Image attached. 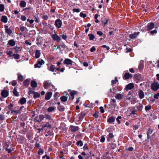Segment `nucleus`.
Listing matches in <instances>:
<instances>
[{
  "mask_svg": "<svg viewBox=\"0 0 159 159\" xmlns=\"http://www.w3.org/2000/svg\"><path fill=\"white\" fill-rule=\"evenodd\" d=\"M54 110H47V111L46 112L44 115V118L48 120H53V118L52 116V114L50 112Z\"/></svg>",
  "mask_w": 159,
  "mask_h": 159,
  "instance_id": "f257e3e1",
  "label": "nucleus"
},
{
  "mask_svg": "<svg viewBox=\"0 0 159 159\" xmlns=\"http://www.w3.org/2000/svg\"><path fill=\"white\" fill-rule=\"evenodd\" d=\"M151 89L154 91H157L159 88V84L158 82H155L151 84Z\"/></svg>",
  "mask_w": 159,
  "mask_h": 159,
  "instance_id": "f03ea898",
  "label": "nucleus"
},
{
  "mask_svg": "<svg viewBox=\"0 0 159 159\" xmlns=\"http://www.w3.org/2000/svg\"><path fill=\"white\" fill-rule=\"evenodd\" d=\"M51 82L50 81H45L44 82L43 86L45 89L50 90L51 89L50 88V86L51 85Z\"/></svg>",
  "mask_w": 159,
  "mask_h": 159,
  "instance_id": "7ed1b4c3",
  "label": "nucleus"
},
{
  "mask_svg": "<svg viewBox=\"0 0 159 159\" xmlns=\"http://www.w3.org/2000/svg\"><path fill=\"white\" fill-rule=\"evenodd\" d=\"M51 37L54 41L57 42H59L60 41L61 39L60 37L56 34H52Z\"/></svg>",
  "mask_w": 159,
  "mask_h": 159,
  "instance_id": "20e7f679",
  "label": "nucleus"
},
{
  "mask_svg": "<svg viewBox=\"0 0 159 159\" xmlns=\"http://www.w3.org/2000/svg\"><path fill=\"white\" fill-rule=\"evenodd\" d=\"M10 145L9 142H5L3 145V148L5 149L6 151L8 152L9 153H10V148H8Z\"/></svg>",
  "mask_w": 159,
  "mask_h": 159,
  "instance_id": "39448f33",
  "label": "nucleus"
},
{
  "mask_svg": "<svg viewBox=\"0 0 159 159\" xmlns=\"http://www.w3.org/2000/svg\"><path fill=\"white\" fill-rule=\"evenodd\" d=\"M62 24V21L59 19H57L55 21V25L56 27L57 28H60Z\"/></svg>",
  "mask_w": 159,
  "mask_h": 159,
  "instance_id": "423d86ee",
  "label": "nucleus"
},
{
  "mask_svg": "<svg viewBox=\"0 0 159 159\" xmlns=\"http://www.w3.org/2000/svg\"><path fill=\"white\" fill-rule=\"evenodd\" d=\"M153 131V130L150 128L148 129L147 131V140H149L151 138V137L150 136V135L152 133Z\"/></svg>",
  "mask_w": 159,
  "mask_h": 159,
  "instance_id": "0eeeda50",
  "label": "nucleus"
},
{
  "mask_svg": "<svg viewBox=\"0 0 159 159\" xmlns=\"http://www.w3.org/2000/svg\"><path fill=\"white\" fill-rule=\"evenodd\" d=\"M86 114L83 112H81L78 115L77 118L78 121H82L84 118Z\"/></svg>",
  "mask_w": 159,
  "mask_h": 159,
  "instance_id": "6e6552de",
  "label": "nucleus"
},
{
  "mask_svg": "<svg viewBox=\"0 0 159 159\" xmlns=\"http://www.w3.org/2000/svg\"><path fill=\"white\" fill-rule=\"evenodd\" d=\"M73 61L70 59L66 58L65 59L63 63L65 65H71L72 64V62Z\"/></svg>",
  "mask_w": 159,
  "mask_h": 159,
  "instance_id": "1a4fd4ad",
  "label": "nucleus"
},
{
  "mask_svg": "<svg viewBox=\"0 0 159 159\" xmlns=\"http://www.w3.org/2000/svg\"><path fill=\"white\" fill-rule=\"evenodd\" d=\"M139 32H135L133 34H130L129 37L132 39H134L139 36Z\"/></svg>",
  "mask_w": 159,
  "mask_h": 159,
  "instance_id": "9d476101",
  "label": "nucleus"
},
{
  "mask_svg": "<svg viewBox=\"0 0 159 159\" xmlns=\"http://www.w3.org/2000/svg\"><path fill=\"white\" fill-rule=\"evenodd\" d=\"M70 128L71 131L72 132H75L79 130V127L78 126H75L71 125L70 126Z\"/></svg>",
  "mask_w": 159,
  "mask_h": 159,
  "instance_id": "9b49d317",
  "label": "nucleus"
},
{
  "mask_svg": "<svg viewBox=\"0 0 159 159\" xmlns=\"http://www.w3.org/2000/svg\"><path fill=\"white\" fill-rule=\"evenodd\" d=\"M138 96L139 98L140 99H142L144 97V94L143 91L140 90L138 92Z\"/></svg>",
  "mask_w": 159,
  "mask_h": 159,
  "instance_id": "f8f14e48",
  "label": "nucleus"
},
{
  "mask_svg": "<svg viewBox=\"0 0 159 159\" xmlns=\"http://www.w3.org/2000/svg\"><path fill=\"white\" fill-rule=\"evenodd\" d=\"M124 97L123 93H117L115 96V98L118 100H121L123 99Z\"/></svg>",
  "mask_w": 159,
  "mask_h": 159,
  "instance_id": "ddd939ff",
  "label": "nucleus"
},
{
  "mask_svg": "<svg viewBox=\"0 0 159 159\" xmlns=\"http://www.w3.org/2000/svg\"><path fill=\"white\" fill-rule=\"evenodd\" d=\"M134 87V85L133 83H130L127 84L125 88L126 91L129 90H131Z\"/></svg>",
  "mask_w": 159,
  "mask_h": 159,
  "instance_id": "4468645a",
  "label": "nucleus"
},
{
  "mask_svg": "<svg viewBox=\"0 0 159 159\" xmlns=\"http://www.w3.org/2000/svg\"><path fill=\"white\" fill-rule=\"evenodd\" d=\"M133 76L132 74H130L129 73H126L123 76V79L125 80H127L130 78H131Z\"/></svg>",
  "mask_w": 159,
  "mask_h": 159,
  "instance_id": "2eb2a0df",
  "label": "nucleus"
},
{
  "mask_svg": "<svg viewBox=\"0 0 159 159\" xmlns=\"http://www.w3.org/2000/svg\"><path fill=\"white\" fill-rule=\"evenodd\" d=\"M52 93L51 92H48L45 96V99L46 100H49L52 96Z\"/></svg>",
  "mask_w": 159,
  "mask_h": 159,
  "instance_id": "dca6fc26",
  "label": "nucleus"
},
{
  "mask_svg": "<svg viewBox=\"0 0 159 159\" xmlns=\"http://www.w3.org/2000/svg\"><path fill=\"white\" fill-rule=\"evenodd\" d=\"M154 27V24L153 23H150L148 25L147 30H150L153 29Z\"/></svg>",
  "mask_w": 159,
  "mask_h": 159,
  "instance_id": "f3484780",
  "label": "nucleus"
},
{
  "mask_svg": "<svg viewBox=\"0 0 159 159\" xmlns=\"http://www.w3.org/2000/svg\"><path fill=\"white\" fill-rule=\"evenodd\" d=\"M115 118L114 116H111L107 119V122L110 123L112 124L115 121Z\"/></svg>",
  "mask_w": 159,
  "mask_h": 159,
  "instance_id": "a211bd4d",
  "label": "nucleus"
},
{
  "mask_svg": "<svg viewBox=\"0 0 159 159\" xmlns=\"http://www.w3.org/2000/svg\"><path fill=\"white\" fill-rule=\"evenodd\" d=\"M42 24L44 25V26L47 27L51 30H53V27L50 24H47V23L45 22H42Z\"/></svg>",
  "mask_w": 159,
  "mask_h": 159,
  "instance_id": "6ab92c4d",
  "label": "nucleus"
},
{
  "mask_svg": "<svg viewBox=\"0 0 159 159\" xmlns=\"http://www.w3.org/2000/svg\"><path fill=\"white\" fill-rule=\"evenodd\" d=\"M13 93L14 95L16 97H18L19 96V93L17 91V89L16 87H15L13 91Z\"/></svg>",
  "mask_w": 159,
  "mask_h": 159,
  "instance_id": "aec40b11",
  "label": "nucleus"
},
{
  "mask_svg": "<svg viewBox=\"0 0 159 159\" xmlns=\"http://www.w3.org/2000/svg\"><path fill=\"white\" fill-rule=\"evenodd\" d=\"M8 95V92L6 90H3L1 92V95L4 98L7 97Z\"/></svg>",
  "mask_w": 159,
  "mask_h": 159,
  "instance_id": "412c9836",
  "label": "nucleus"
},
{
  "mask_svg": "<svg viewBox=\"0 0 159 159\" xmlns=\"http://www.w3.org/2000/svg\"><path fill=\"white\" fill-rule=\"evenodd\" d=\"M41 55L40 50H36L35 52V57L36 58H39Z\"/></svg>",
  "mask_w": 159,
  "mask_h": 159,
  "instance_id": "4be33fe9",
  "label": "nucleus"
},
{
  "mask_svg": "<svg viewBox=\"0 0 159 159\" xmlns=\"http://www.w3.org/2000/svg\"><path fill=\"white\" fill-rule=\"evenodd\" d=\"M20 5L21 7H25L26 5V2L24 1H21L20 2Z\"/></svg>",
  "mask_w": 159,
  "mask_h": 159,
  "instance_id": "5701e85b",
  "label": "nucleus"
},
{
  "mask_svg": "<svg viewBox=\"0 0 159 159\" xmlns=\"http://www.w3.org/2000/svg\"><path fill=\"white\" fill-rule=\"evenodd\" d=\"M55 69V66L54 65H52L49 68L48 70H50L52 72H54Z\"/></svg>",
  "mask_w": 159,
  "mask_h": 159,
  "instance_id": "b1692460",
  "label": "nucleus"
},
{
  "mask_svg": "<svg viewBox=\"0 0 159 159\" xmlns=\"http://www.w3.org/2000/svg\"><path fill=\"white\" fill-rule=\"evenodd\" d=\"M108 21V20L106 18H105L104 19H102V24H103L104 26H105V25L107 24Z\"/></svg>",
  "mask_w": 159,
  "mask_h": 159,
  "instance_id": "393cba45",
  "label": "nucleus"
},
{
  "mask_svg": "<svg viewBox=\"0 0 159 159\" xmlns=\"http://www.w3.org/2000/svg\"><path fill=\"white\" fill-rule=\"evenodd\" d=\"M11 57L12 56L11 55ZM14 58L16 59H18L20 58V56L18 54H14L12 55Z\"/></svg>",
  "mask_w": 159,
  "mask_h": 159,
  "instance_id": "a878e982",
  "label": "nucleus"
},
{
  "mask_svg": "<svg viewBox=\"0 0 159 159\" xmlns=\"http://www.w3.org/2000/svg\"><path fill=\"white\" fill-rule=\"evenodd\" d=\"M1 21L4 23H6L7 20V16H2Z\"/></svg>",
  "mask_w": 159,
  "mask_h": 159,
  "instance_id": "bb28decb",
  "label": "nucleus"
},
{
  "mask_svg": "<svg viewBox=\"0 0 159 159\" xmlns=\"http://www.w3.org/2000/svg\"><path fill=\"white\" fill-rule=\"evenodd\" d=\"M137 111V110H134L133 111H131V113L130 114V115H129V116H131V117H133V116H132L133 115H135V116H134V117H137V115L136 113V112Z\"/></svg>",
  "mask_w": 159,
  "mask_h": 159,
  "instance_id": "cd10ccee",
  "label": "nucleus"
},
{
  "mask_svg": "<svg viewBox=\"0 0 159 159\" xmlns=\"http://www.w3.org/2000/svg\"><path fill=\"white\" fill-rule=\"evenodd\" d=\"M29 80L27 79L23 82V84L26 86H27L29 84Z\"/></svg>",
  "mask_w": 159,
  "mask_h": 159,
  "instance_id": "c85d7f7f",
  "label": "nucleus"
},
{
  "mask_svg": "<svg viewBox=\"0 0 159 159\" xmlns=\"http://www.w3.org/2000/svg\"><path fill=\"white\" fill-rule=\"evenodd\" d=\"M37 62L38 64H40L41 66L44 64V61L42 59H38Z\"/></svg>",
  "mask_w": 159,
  "mask_h": 159,
  "instance_id": "c756f323",
  "label": "nucleus"
},
{
  "mask_svg": "<svg viewBox=\"0 0 159 159\" xmlns=\"http://www.w3.org/2000/svg\"><path fill=\"white\" fill-rule=\"evenodd\" d=\"M26 136L27 138L29 139H30L33 138H32L33 134H31L30 133H29V132L28 133L26 134Z\"/></svg>",
  "mask_w": 159,
  "mask_h": 159,
  "instance_id": "7c9ffc66",
  "label": "nucleus"
},
{
  "mask_svg": "<svg viewBox=\"0 0 159 159\" xmlns=\"http://www.w3.org/2000/svg\"><path fill=\"white\" fill-rule=\"evenodd\" d=\"M26 102V99L24 98H22L20 100V102L21 104H23L25 103Z\"/></svg>",
  "mask_w": 159,
  "mask_h": 159,
  "instance_id": "2f4dec72",
  "label": "nucleus"
},
{
  "mask_svg": "<svg viewBox=\"0 0 159 159\" xmlns=\"http://www.w3.org/2000/svg\"><path fill=\"white\" fill-rule=\"evenodd\" d=\"M37 84L36 81H33L31 82V86L33 88H35L37 87Z\"/></svg>",
  "mask_w": 159,
  "mask_h": 159,
  "instance_id": "473e14b6",
  "label": "nucleus"
},
{
  "mask_svg": "<svg viewBox=\"0 0 159 159\" xmlns=\"http://www.w3.org/2000/svg\"><path fill=\"white\" fill-rule=\"evenodd\" d=\"M76 144L78 146L82 147L83 145V142L81 140H79L77 141Z\"/></svg>",
  "mask_w": 159,
  "mask_h": 159,
  "instance_id": "72a5a7b5",
  "label": "nucleus"
},
{
  "mask_svg": "<svg viewBox=\"0 0 159 159\" xmlns=\"http://www.w3.org/2000/svg\"><path fill=\"white\" fill-rule=\"evenodd\" d=\"M44 128L45 127H48L49 128H50L51 127V126L50 124H49V122L46 123L43 126Z\"/></svg>",
  "mask_w": 159,
  "mask_h": 159,
  "instance_id": "f704fd0d",
  "label": "nucleus"
},
{
  "mask_svg": "<svg viewBox=\"0 0 159 159\" xmlns=\"http://www.w3.org/2000/svg\"><path fill=\"white\" fill-rule=\"evenodd\" d=\"M61 100L63 102H66L67 99V98L65 96H63L60 98Z\"/></svg>",
  "mask_w": 159,
  "mask_h": 159,
  "instance_id": "c9c22d12",
  "label": "nucleus"
},
{
  "mask_svg": "<svg viewBox=\"0 0 159 159\" xmlns=\"http://www.w3.org/2000/svg\"><path fill=\"white\" fill-rule=\"evenodd\" d=\"M38 117L40 122L43 120L44 118V115L42 114L39 115Z\"/></svg>",
  "mask_w": 159,
  "mask_h": 159,
  "instance_id": "e433bc0d",
  "label": "nucleus"
},
{
  "mask_svg": "<svg viewBox=\"0 0 159 159\" xmlns=\"http://www.w3.org/2000/svg\"><path fill=\"white\" fill-rule=\"evenodd\" d=\"M43 149L40 148L39 150L38 153L39 155H42L43 153Z\"/></svg>",
  "mask_w": 159,
  "mask_h": 159,
  "instance_id": "4c0bfd02",
  "label": "nucleus"
},
{
  "mask_svg": "<svg viewBox=\"0 0 159 159\" xmlns=\"http://www.w3.org/2000/svg\"><path fill=\"white\" fill-rule=\"evenodd\" d=\"M88 36L89 37V40H93L95 38V36L94 35L92 34H89Z\"/></svg>",
  "mask_w": 159,
  "mask_h": 159,
  "instance_id": "58836bf2",
  "label": "nucleus"
},
{
  "mask_svg": "<svg viewBox=\"0 0 159 159\" xmlns=\"http://www.w3.org/2000/svg\"><path fill=\"white\" fill-rule=\"evenodd\" d=\"M33 98L35 99L39 97L40 96V94L37 92H34Z\"/></svg>",
  "mask_w": 159,
  "mask_h": 159,
  "instance_id": "ea45409f",
  "label": "nucleus"
},
{
  "mask_svg": "<svg viewBox=\"0 0 159 159\" xmlns=\"http://www.w3.org/2000/svg\"><path fill=\"white\" fill-rule=\"evenodd\" d=\"M109 144L111 146V148L113 149H115L116 147V145L115 143H110Z\"/></svg>",
  "mask_w": 159,
  "mask_h": 159,
  "instance_id": "a19ab883",
  "label": "nucleus"
},
{
  "mask_svg": "<svg viewBox=\"0 0 159 159\" xmlns=\"http://www.w3.org/2000/svg\"><path fill=\"white\" fill-rule=\"evenodd\" d=\"M93 117L95 118H97L98 117V112L97 111H95L94 114L93 115Z\"/></svg>",
  "mask_w": 159,
  "mask_h": 159,
  "instance_id": "79ce46f5",
  "label": "nucleus"
},
{
  "mask_svg": "<svg viewBox=\"0 0 159 159\" xmlns=\"http://www.w3.org/2000/svg\"><path fill=\"white\" fill-rule=\"evenodd\" d=\"M118 82V80L117 79V77H116L115 78V80H112L111 82V85H113L114 84H115L116 83V82Z\"/></svg>",
  "mask_w": 159,
  "mask_h": 159,
  "instance_id": "37998d69",
  "label": "nucleus"
},
{
  "mask_svg": "<svg viewBox=\"0 0 159 159\" xmlns=\"http://www.w3.org/2000/svg\"><path fill=\"white\" fill-rule=\"evenodd\" d=\"M83 148L84 151H85L86 150L88 149V144L87 143L84 144Z\"/></svg>",
  "mask_w": 159,
  "mask_h": 159,
  "instance_id": "c03bdc74",
  "label": "nucleus"
},
{
  "mask_svg": "<svg viewBox=\"0 0 159 159\" xmlns=\"http://www.w3.org/2000/svg\"><path fill=\"white\" fill-rule=\"evenodd\" d=\"M50 88L51 89H50V90H52V91H55L56 90V88H55L54 87V86L52 84H51L50 86Z\"/></svg>",
  "mask_w": 159,
  "mask_h": 159,
  "instance_id": "a18cd8bd",
  "label": "nucleus"
},
{
  "mask_svg": "<svg viewBox=\"0 0 159 159\" xmlns=\"http://www.w3.org/2000/svg\"><path fill=\"white\" fill-rule=\"evenodd\" d=\"M26 29V27L22 26V25H20V30L21 32H23L25 31V30Z\"/></svg>",
  "mask_w": 159,
  "mask_h": 159,
  "instance_id": "49530a36",
  "label": "nucleus"
},
{
  "mask_svg": "<svg viewBox=\"0 0 159 159\" xmlns=\"http://www.w3.org/2000/svg\"><path fill=\"white\" fill-rule=\"evenodd\" d=\"M23 78V76L21 75H20L18 76L17 80H18L22 81V80Z\"/></svg>",
  "mask_w": 159,
  "mask_h": 159,
  "instance_id": "de8ad7c7",
  "label": "nucleus"
},
{
  "mask_svg": "<svg viewBox=\"0 0 159 159\" xmlns=\"http://www.w3.org/2000/svg\"><path fill=\"white\" fill-rule=\"evenodd\" d=\"M34 18L35 19L34 20L37 23H39V18L38 16H34Z\"/></svg>",
  "mask_w": 159,
  "mask_h": 159,
  "instance_id": "09e8293b",
  "label": "nucleus"
},
{
  "mask_svg": "<svg viewBox=\"0 0 159 159\" xmlns=\"http://www.w3.org/2000/svg\"><path fill=\"white\" fill-rule=\"evenodd\" d=\"M121 117L120 116H118L116 119V120L117 121L118 124H120V119L121 118Z\"/></svg>",
  "mask_w": 159,
  "mask_h": 159,
  "instance_id": "8fccbe9b",
  "label": "nucleus"
},
{
  "mask_svg": "<svg viewBox=\"0 0 159 159\" xmlns=\"http://www.w3.org/2000/svg\"><path fill=\"white\" fill-rule=\"evenodd\" d=\"M15 41L13 39H11V46H15Z\"/></svg>",
  "mask_w": 159,
  "mask_h": 159,
  "instance_id": "3c124183",
  "label": "nucleus"
},
{
  "mask_svg": "<svg viewBox=\"0 0 159 159\" xmlns=\"http://www.w3.org/2000/svg\"><path fill=\"white\" fill-rule=\"evenodd\" d=\"M42 18L43 20H47L48 19V16L46 15H44L42 16Z\"/></svg>",
  "mask_w": 159,
  "mask_h": 159,
  "instance_id": "603ef678",
  "label": "nucleus"
},
{
  "mask_svg": "<svg viewBox=\"0 0 159 159\" xmlns=\"http://www.w3.org/2000/svg\"><path fill=\"white\" fill-rule=\"evenodd\" d=\"M4 9V6L2 4H0V11H2Z\"/></svg>",
  "mask_w": 159,
  "mask_h": 159,
  "instance_id": "864d4df0",
  "label": "nucleus"
},
{
  "mask_svg": "<svg viewBox=\"0 0 159 159\" xmlns=\"http://www.w3.org/2000/svg\"><path fill=\"white\" fill-rule=\"evenodd\" d=\"M101 138L100 140V141L101 143H104L105 141V138L103 136H102L101 137Z\"/></svg>",
  "mask_w": 159,
  "mask_h": 159,
  "instance_id": "5fc2aeb1",
  "label": "nucleus"
},
{
  "mask_svg": "<svg viewBox=\"0 0 159 159\" xmlns=\"http://www.w3.org/2000/svg\"><path fill=\"white\" fill-rule=\"evenodd\" d=\"M76 93V92L75 91H73L70 92V94L72 97H73L75 95Z\"/></svg>",
  "mask_w": 159,
  "mask_h": 159,
  "instance_id": "6e6d98bb",
  "label": "nucleus"
},
{
  "mask_svg": "<svg viewBox=\"0 0 159 159\" xmlns=\"http://www.w3.org/2000/svg\"><path fill=\"white\" fill-rule=\"evenodd\" d=\"M15 49H16L15 52L16 53L20 51L21 50V48L20 47H17V46L15 47Z\"/></svg>",
  "mask_w": 159,
  "mask_h": 159,
  "instance_id": "4d7b16f0",
  "label": "nucleus"
},
{
  "mask_svg": "<svg viewBox=\"0 0 159 159\" xmlns=\"http://www.w3.org/2000/svg\"><path fill=\"white\" fill-rule=\"evenodd\" d=\"M61 47L62 48H67V47L66 45L63 43H61L60 44Z\"/></svg>",
  "mask_w": 159,
  "mask_h": 159,
  "instance_id": "13d9d810",
  "label": "nucleus"
},
{
  "mask_svg": "<svg viewBox=\"0 0 159 159\" xmlns=\"http://www.w3.org/2000/svg\"><path fill=\"white\" fill-rule=\"evenodd\" d=\"M103 157L105 159H111V157H110L109 155H104L103 156Z\"/></svg>",
  "mask_w": 159,
  "mask_h": 159,
  "instance_id": "bf43d9fd",
  "label": "nucleus"
},
{
  "mask_svg": "<svg viewBox=\"0 0 159 159\" xmlns=\"http://www.w3.org/2000/svg\"><path fill=\"white\" fill-rule=\"evenodd\" d=\"M107 136L109 138H110V139L112 138L114 136L113 133H109Z\"/></svg>",
  "mask_w": 159,
  "mask_h": 159,
  "instance_id": "052dcab7",
  "label": "nucleus"
},
{
  "mask_svg": "<svg viewBox=\"0 0 159 159\" xmlns=\"http://www.w3.org/2000/svg\"><path fill=\"white\" fill-rule=\"evenodd\" d=\"M80 17L83 18H85L86 16V15L85 14H84L82 12H81L80 14Z\"/></svg>",
  "mask_w": 159,
  "mask_h": 159,
  "instance_id": "680f3d73",
  "label": "nucleus"
},
{
  "mask_svg": "<svg viewBox=\"0 0 159 159\" xmlns=\"http://www.w3.org/2000/svg\"><path fill=\"white\" fill-rule=\"evenodd\" d=\"M159 97V93H157L154 95V98L156 99H158Z\"/></svg>",
  "mask_w": 159,
  "mask_h": 159,
  "instance_id": "e2e57ef3",
  "label": "nucleus"
},
{
  "mask_svg": "<svg viewBox=\"0 0 159 159\" xmlns=\"http://www.w3.org/2000/svg\"><path fill=\"white\" fill-rule=\"evenodd\" d=\"M34 67L35 68H40L41 67V65L40 64H38L37 62V63L34 65Z\"/></svg>",
  "mask_w": 159,
  "mask_h": 159,
  "instance_id": "0e129e2a",
  "label": "nucleus"
},
{
  "mask_svg": "<svg viewBox=\"0 0 159 159\" xmlns=\"http://www.w3.org/2000/svg\"><path fill=\"white\" fill-rule=\"evenodd\" d=\"M61 36L62 38L64 40L66 39L67 38V36L66 34H62L61 35Z\"/></svg>",
  "mask_w": 159,
  "mask_h": 159,
  "instance_id": "69168bd1",
  "label": "nucleus"
},
{
  "mask_svg": "<svg viewBox=\"0 0 159 159\" xmlns=\"http://www.w3.org/2000/svg\"><path fill=\"white\" fill-rule=\"evenodd\" d=\"M21 20L23 21H25L26 20V17L25 16L22 15L21 16Z\"/></svg>",
  "mask_w": 159,
  "mask_h": 159,
  "instance_id": "338daca9",
  "label": "nucleus"
},
{
  "mask_svg": "<svg viewBox=\"0 0 159 159\" xmlns=\"http://www.w3.org/2000/svg\"><path fill=\"white\" fill-rule=\"evenodd\" d=\"M133 129L134 130H137L139 128V126L138 125H135L133 126Z\"/></svg>",
  "mask_w": 159,
  "mask_h": 159,
  "instance_id": "774afa93",
  "label": "nucleus"
}]
</instances>
